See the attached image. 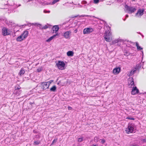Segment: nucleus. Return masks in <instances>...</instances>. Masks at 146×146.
<instances>
[{"mask_svg": "<svg viewBox=\"0 0 146 146\" xmlns=\"http://www.w3.org/2000/svg\"><path fill=\"white\" fill-rule=\"evenodd\" d=\"M135 146V145H132V146Z\"/></svg>", "mask_w": 146, "mask_h": 146, "instance_id": "50", "label": "nucleus"}, {"mask_svg": "<svg viewBox=\"0 0 146 146\" xmlns=\"http://www.w3.org/2000/svg\"><path fill=\"white\" fill-rule=\"evenodd\" d=\"M28 32L27 31H24L23 33L21 34L23 36V38H26L28 35Z\"/></svg>", "mask_w": 146, "mask_h": 146, "instance_id": "15", "label": "nucleus"}, {"mask_svg": "<svg viewBox=\"0 0 146 146\" xmlns=\"http://www.w3.org/2000/svg\"><path fill=\"white\" fill-rule=\"evenodd\" d=\"M7 30L8 29L6 28L3 27V28L2 29V33L4 36L9 35L10 34V33L8 32Z\"/></svg>", "mask_w": 146, "mask_h": 146, "instance_id": "8", "label": "nucleus"}, {"mask_svg": "<svg viewBox=\"0 0 146 146\" xmlns=\"http://www.w3.org/2000/svg\"><path fill=\"white\" fill-rule=\"evenodd\" d=\"M56 140H55V139H54L53 141H52L51 144H53L54 142H56Z\"/></svg>", "mask_w": 146, "mask_h": 146, "instance_id": "38", "label": "nucleus"}, {"mask_svg": "<svg viewBox=\"0 0 146 146\" xmlns=\"http://www.w3.org/2000/svg\"><path fill=\"white\" fill-rule=\"evenodd\" d=\"M136 46L137 47V46H139V44L137 42H136Z\"/></svg>", "mask_w": 146, "mask_h": 146, "instance_id": "40", "label": "nucleus"}, {"mask_svg": "<svg viewBox=\"0 0 146 146\" xmlns=\"http://www.w3.org/2000/svg\"><path fill=\"white\" fill-rule=\"evenodd\" d=\"M118 42V40H115L113 41L112 43L113 44H114L116 43H117Z\"/></svg>", "mask_w": 146, "mask_h": 146, "instance_id": "33", "label": "nucleus"}, {"mask_svg": "<svg viewBox=\"0 0 146 146\" xmlns=\"http://www.w3.org/2000/svg\"><path fill=\"white\" fill-rule=\"evenodd\" d=\"M25 38H23L22 35H21L20 36L18 37L17 38V40L18 41H21L23 40Z\"/></svg>", "mask_w": 146, "mask_h": 146, "instance_id": "16", "label": "nucleus"}, {"mask_svg": "<svg viewBox=\"0 0 146 146\" xmlns=\"http://www.w3.org/2000/svg\"><path fill=\"white\" fill-rule=\"evenodd\" d=\"M143 64V63H142L141 62L139 63V64H137L136 68L137 69H139L140 68H141V67Z\"/></svg>", "mask_w": 146, "mask_h": 146, "instance_id": "20", "label": "nucleus"}, {"mask_svg": "<svg viewBox=\"0 0 146 146\" xmlns=\"http://www.w3.org/2000/svg\"><path fill=\"white\" fill-rule=\"evenodd\" d=\"M135 126L134 124L133 123L129 124L128 128L126 129L125 130L126 133H132L135 132L134 131Z\"/></svg>", "mask_w": 146, "mask_h": 146, "instance_id": "1", "label": "nucleus"}, {"mask_svg": "<svg viewBox=\"0 0 146 146\" xmlns=\"http://www.w3.org/2000/svg\"><path fill=\"white\" fill-rule=\"evenodd\" d=\"M21 92V90H15L14 91L13 93L14 94L19 95L20 94Z\"/></svg>", "mask_w": 146, "mask_h": 146, "instance_id": "14", "label": "nucleus"}, {"mask_svg": "<svg viewBox=\"0 0 146 146\" xmlns=\"http://www.w3.org/2000/svg\"><path fill=\"white\" fill-rule=\"evenodd\" d=\"M59 0H53V1H52V5L54 4L56 2H58L59 1Z\"/></svg>", "mask_w": 146, "mask_h": 146, "instance_id": "28", "label": "nucleus"}, {"mask_svg": "<svg viewBox=\"0 0 146 146\" xmlns=\"http://www.w3.org/2000/svg\"><path fill=\"white\" fill-rule=\"evenodd\" d=\"M48 26L46 25H45L43 27H40V29H46L48 28Z\"/></svg>", "mask_w": 146, "mask_h": 146, "instance_id": "23", "label": "nucleus"}, {"mask_svg": "<svg viewBox=\"0 0 146 146\" xmlns=\"http://www.w3.org/2000/svg\"><path fill=\"white\" fill-rule=\"evenodd\" d=\"M34 102H33V103L30 102V104H34Z\"/></svg>", "mask_w": 146, "mask_h": 146, "instance_id": "46", "label": "nucleus"}, {"mask_svg": "<svg viewBox=\"0 0 146 146\" xmlns=\"http://www.w3.org/2000/svg\"><path fill=\"white\" fill-rule=\"evenodd\" d=\"M143 12L144 10H141L139 9L138 10L137 12L136 13L135 16H137L139 14V16H141L143 14Z\"/></svg>", "mask_w": 146, "mask_h": 146, "instance_id": "12", "label": "nucleus"}, {"mask_svg": "<svg viewBox=\"0 0 146 146\" xmlns=\"http://www.w3.org/2000/svg\"><path fill=\"white\" fill-rule=\"evenodd\" d=\"M129 55V54H127V55Z\"/></svg>", "mask_w": 146, "mask_h": 146, "instance_id": "52", "label": "nucleus"}, {"mask_svg": "<svg viewBox=\"0 0 146 146\" xmlns=\"http://www.w3.org/2000/svg\"><path fill=\"white\" fill-rule=\"evenodd\" d=\"M52 29L54 32L55 31V33H56V32L58 31L59 30V28L58 25H55L52 27Z\"/></svg>", "mask_w": 146, "mask_h": 146, "instance_id": "13", "label": "nucleus"}, {"mask_svg": "<svg viewBox=\"0 0 146 146\" xmlns=\"http://www.w3.org/2000/svg\"><path fill=\"white\" fill-rule=\"evenodd\" d=\"M105 142V140L104 139H102L101 140V143L103 144Z\"/></svg>", "mask_w": 146, "mask_h": 146, "instance_id": "37", "label": "nucleus"}, {"mask_svg": "<svg viewBox=\"0 0 146 146\" xmlns=\"http://www.w3.org/2000/svg\"><path fill=\"white\" fill-rule=\"evenodd\" d=\"M139 92V90L137 88L136 86L133 87L132 90L131 92V94L134 95L138 93Z\"/></svg>", "mask_w": 146, "mask_h": 146, "instance_id": "7", "label": "nucleus"}, {"mask_svg": "<svg viewBox=\"0 0 146 146\" xmlns=\"http://www.w3.org/2000/svg\"><path fill=\"white\" fill-rule=\"evenodd\" d=\"M74 52L72 51H69L67 53V55L69 56H73Z\"/></svg>", "mask_w": 146, "mask_h": 146, "instance_id": "18", "label": "nucleus"}, {"mask_svg": "<svg viewBox=\"0 0 146 146\" xmlns=\"http://www.w3.org/2000/svg\"><path fill=\"white\" fill-rule=\"evenodd\" d=\"M99 2V0H93V2L94 4H97Z\"/></svg>", "mask_w": 146, "mask_h": 146, "instance_id": "29", "label": "nucleus"}, {"mask_svg": "<svg viewBox=\"0 0 146 146\" xmlns=\"http://www.w3.org/2000/svg\"><path fill=\"white\" fill-rule=\"evenodd\" d=\"M79 16V15H76L75 16H72V17H70L71 18H75V17H77L78 16Z\"/></svg>", "mask_w": 146, "mask_h": 146, "instance_id": "36", "label": "nucleus"}, {"mask_svg": "<svg viewBox=\"0 0 146 146\" xmlns=\"http://www.w3.org/2000/svg\"><path fill=\"white\" fill-rule=\"evenodd\" d=\"M127 42H128V41H129L128 40H127Z\"/></svg>", "mask_w": 146, "mask_h": 146, "instance_id": "53", "label": "nucleus"}, {"mask_svg": "<svg viewBox=\"0 0 146 146\" xmlns=\"http://www.w3.org/2000/svg\"><path fill=\"white\" fill-rule=\"evenodd\" d=\"M92 146H98L97 145H93Z\"/></svg>", "mask_w": 146, "mask_h": 146, "instance_id": "47", "label": "nucleus"}, {"mask_svg": "<svg viewBox=\"0 0 146 146\" xmlns=\"http://www.w3.org/2000/svg\"><path fill=\"white\" fill-rule=\"evenodd\" d=\"M58 35V34L56 33V34L53 35L52 36L50 37L48 39L46 40V41L48 42H50L51 40H52L55 36H56V35Z\"/></svg>", "mask_w": 146, "mask_h": 146, "instance_id": "17", "label": "nucleus"}, {"mask_svg": "<svg viewBox=\"0 0 146 146\" xmlns=\"http://www.w3.org/2000/svg\"><path fill=\"white\" fill-rule=\"evenodd\" d=\"M126 10L128 11V13H131L135 12L136 10V9L132 7H130L126 5L125 7Z\"/></svg>", "mask_w": 146, "mask_h": 146, "instance_id": "3", "label": "nucleus"}, {"mask_svg": "<svg viewBox=\"0 0 146 146\" xmlns=\"http://www.w3.org/2000/svg\"><path fill=\"white\" fill-rule=\"evenodd\" d=\"M126 119H129L131 120H135V118H133V117H127L126 118Z\"/></svg>", "mask_w": 146, "mask_h": 146, "instance_id": "31", "label": "nucleus"}, {"mask_svg": "<svg viewBox=\"0 0 146 146\" xmlns=\"http://www.w3.org/2000/svg\"><path fill=\"white\" fill-rule=\"evenodd\" d=\"M48 82H42L41 85L42 89L43 90H46L49 88L50 84H48Z\"/></svg>", "mask_w": 146, "mask_h": 146, "instance_id": "6", "label": "nucleus"}, {"mask_svg": "<svg viewBox=\"0 0 146 146\" xmlns=\"http://www.w3.org/2000/svg\"><path fill=\"white\" fill-rule=\"evenodd\" d=\"M93 31L94 29L92 28H87L84 29L83 33L84 34H88L93 32Z\"/></svg>", "mask_w": 146, "mask_h": 146, "instance_id": "5", "label": "nucleus"}, {"mask_svg": "<svg viewBox=\"0 0 146 146\" xmlns=\"http://www.w3.org/2000/svg\"><path fill=\"white\" fill-rule=\"evenodd\" d=\"M125 20H126V19H124L123 20H124V21H125Z\"/></svg>", "mask_w": 146, "mask_h": 146, "instance_id": "49", "label": "nucleus"}, {"mask_svg": "<svg viewBox=\"0 0 146 146\" xmlns=\"http://www.w3.org/2000/svg\"><path fill=\"white\" fill-rule=\"evenodd\" d=\"M71 33L70 31H68L65 32L64 34V36L66 38H70V35Z\"/></svg>", "mask_w": 146, "mask_h": 146, "instance_id": "10", "label": "nucleus"}, {"mask_svg": "<svg viewBox=\"0 0 146 146\" xmlns=\"http://www.w3.org/2000/svg\"><path fill=\"white\" fill-rule=\"evenodd\" d=\"M121 68L120 67H118L115 68L113 70V72L114 74H117L120 72Z\"/></svg>", "mask_w": 146, "mask_h": 146, "instance_id": "11", "label": "nucleus"}, {"mask_svg": "<svg viewBox=\"0 0 146 146\" xmlns=\"http://www.w3.org/2000/svg\"><path fill=\"white\" fill-rule=\"evenodd\" d=\"M39 137V135H36V137L37 138H38Z\"/></svg>", "mask_w": 146, "mask_h": 146, "instance_id": "45", "label": "nucleus"}, {"mask_svg": "<svg viewBox=\"0 0 146 146\" xmlns=\"http://www.w3.org/2000/svg\"><path fill=\"white\" fill-rule=\"evenodd\" d=\"M44 12L45 13H50V11H45V10H44Z\"/></svg>", "mask_w": 146, "mask_h": 146, "instance_id": "39", "label": "nucleus"}, {"mask_svg": "<svg viewBox=\"0 0 146 146\" xmlns=\"http://www.w3.org/2000/svg\"><path fill=\"white\" fill-rule=\"evenodd\" d=\"M128 84L131 85V88H132V86H134V82L133 79L132 78H130L128 79Z\"/></svg>", "mask_w": 146, "mask_h": 146, "instance_id": "9", "label": "nucleus"}, {"mask_svg": "<svg viewBox=\"0 0 146 146\" xmlns=\"http://www.w3.org/2000/svg\"><path fill=\"white\" fill-rule=\"evenodd\" d=\"M40 143V142L39 141H35L34 142V144L35 145H38Z\"/></svg>", "mask_w": 146, "mask_h": 146, "instance_id": "25", "label": "nucleus"}, {"mask_svg": "<svg viewBox=\"0 0 146 146\" xmlns=\"http://www.w3.org/2000/svg\"><path fill=\"white\" fill-rule=\"evenodd\" d=\"M110 34V33H108V34H107L106 31H105L104 37V39L106 41L110 42L111 40V37Z\"/></svg>", "mask_w": 146, "mask_h": 146, "instance_id": "4", "label": "nucleus"}, {"mask_svg": "<svg viewBox=\"0 0 146 146\" xmlns=\"http://www.w3.org/2000/svg\"><path fill=\"white\" fill-rule=\"evenodd\" d=\"M72 108L70 107V106H68V109L69 110H71L72 109Z\"/></svg>", "mask_w": 146, "mask_h": 146, "instance_id": "41", "label": "nucleus"}, {"mask_svg": "<svg viewBox=\"0 0 146 146\" xmlns=\"http://www.w3.org/2000/svg\"><path fill=\"white\" fill-rule=\"evenodd\" d=\"M16 6L15 7H14V8H17L18 7H19L21 6V4H19L18 5H15Z\"/></svg>", "mask_w": 146, "mask_h": 146, "instance_id": "35", "label": "nucleus"}, {"mask_svg": "<svg viewBox=\"0 0 146 146\" xmlns=\"http://www.w3.org/2000/svg\"><path fill=\"white\" fill-rule=\"evenodd\" d=\"M83 137H80V138H79L78 139V142H81L83 141Z\"/></svg>", "mask_w": 146, "mask_h": 146, "instance_id": "26", "label": "nucleus"}, {"mask_svg": "<svg viewBox=\"0 0 146 146\" xmlns=\"http://www.w3.org/2000/svg\"><path fill=\"white\" fill-rule=\"evenodd\" d=\"M21 87L19 86H16L15 87V90H19Z\"/></svg>", "mask_w": 146, "mask_h": 146, "instance_id": "30", "label": "nucleus"}, {"mask_svg": "<svg viewBox=\"0 0 146 146\" xmlns=\"http://www.w3.org/2000/svg\"><path fill=\"white\" fill-rule=\"evenodd\" d=\"M56 88L55 86H53L50 89V91L51 92H55L56 90Z\"/></svg>", "mask_w": 146, "mask_h": 146, "instance_id": "21", "label": "nucleus"}, {"mask_svg": "<svg viewBox=\"0 0 146 146\" xmlns=\"http://www.w3.org/2000/svg\"><path fill=\"white\" fill-rule=\"evenodd\" d=\"M77 31V30H75V33H76Z\"/></svg>", "mask_w": 146, "mask_h": 146, "instance_id": "44", "label": "nucleus"}, {"mask_svg": "<svg viewBox=\"0 0 146 146\" xmlns=\"http://www.w3.org/2000/svg\"><path fill=\"white\" fill-rule=\"evenodd\" d=\"M25 72V70L23 68H21L19 73V74L20 76L23 75Z\"/></svg>", "mask_w": 146, "mask_h": 146, "instance_id": "19", "label": "nucleus"}, {"mask_svg": "<svg viewBox=\"0 0 146 146\" xmlns=\"http://www.w3.org/2000/svg\"><path fill=\"white\" fill-rule=\"evenodd\" d=\"M80 17H91V16L89 15H82L80 16H79Z\"/></svg>", "mask_w": 146, "mask_h": 146, "instance_id": "27", "label": "nucleus"}, {"mask_svg": "<svg viewBox=\"0 0 146 146\" xmlns=\"http://www.w3.org/2000/svg\"><path fill=\"white\" fill-rule=\"evenodd\" d=\"M65 64L63 61L58 60L56 64V66L60 70H63L65 69Z\"/></svg>", "mask_w": 146, "mask_h": 146, "instance_id": "2", "label": "nucleus"}, {"mask_svg": "<svg viewBox=\"0 0 146 146\" xmlns=\"http://www.w3.org/2000/svg\"><path fill=\"white\" fill-rule=\"evenodd\" d=\"M42 70V67H39L37 70L38 72H41Z\"/></svg>", "mask_w": 146, "mask_h": 146, "instance_id": "24", "label": "nucleus"}, {"mask_svg": "<svg viewBox=\"0 0 146 146\" xmlns=\"http://www.w3.org/2000/svg\"><path fill=\"white\" fill-rule=\"evenodd\" d=\"M135 71V70H134L133 71V70L131 71L130 72L129 74H127V75L129 76H132L134 74V72Z\"/></svg>", "mask_w": 146, "mask_h": 146, "instance_id": "22", "label": "nucleus"}, {"mask_svg": "<svg viewBox=\"0 0 146 146\" xmlns=\"http://www.w3.org/2000/svg\"><path fill=\"white\" fill-rule=\"evenodd\" d=\"M31 24L32 25H34L35 26H37L38 25H40L39 24L37 23H32Z\"/></svg>", "mask_w": 146, "mask_h": 146, "instance_id": "32", "label": "nucleus"}, {"mask_svg": "<svg viewBox=\"0 0 146 146\" xmlns=\"http://www.w3.org/2000/svg\"><path fill=\"white\" fill-rule=\"evenodd\" d=\"M135 0H132V1H135Z\"/></svg>", "mask_w": 146, "mask_h": 146, "instance_id": "48", "label": "nucleus"}, {"mask_svg": "<svg viewBox=\"0 0 146 146\" xmlns=\"http://www.w3.org/2000/svg\"><path fill=\"white\" fill-rule=\"evenodd\" d=\"M53 82V80H50L48 82L50 83H49L50 84L51 82Z\"/></svg>", "mask_w": 146, "mask_h": 146, "instance_id": "42", "label": "nucleus"}, {"mask_svg": "<svg viewBox=\"0 0 146 146\" xmlns=\"http://www.w3.org/2000/svg\"><path fill=\"white\" fill-rule=\"evenodd\" d=\"M129 42H131V41H130Z\"/></svg>", "mask_w": 146, "mask_h": 146, "instance_id": "51", "label": "nucleus"}, {"mask_svg": "<svg viewBox=\"0 0 146 146\" xmlns=\"http://www.w3.org/2000/svg\"><path fill=\"white\" fill-rule=\"evenodd\" d=\"M137 48L138 50H141L143 49L140 46H137Z\"/></svg>", "mask_w": 146, "mask_h": 146, "instance_id": "34", "label": "nucleus"}, {"mask_svg": "<svg viewBox=\"0 0 146 146\" xmlns=\"http://www.w3.org/2000/svg\"><path fill=\"white\" fill-rule=\"evenodd\" d=\"M129 17L128 15H126L125 16V17L126 18H127Z\"/></svg>", "mask_w": 146, "mask_h": 146, "instance_id": "43", "label": "nucleus"}]
</instances>
